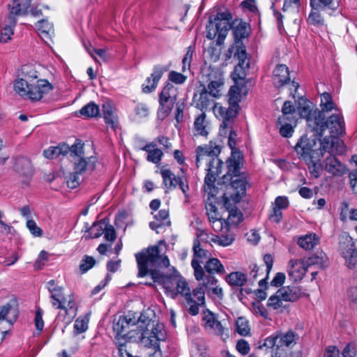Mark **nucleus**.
Here are the masks:
<instances>
[{"mask_svg": "<svg viewBox=\"0 0 357 357\" xmlns=\"http://www.w3.org/2000/svg\"><path fill=\"white\" fill-rule=\"evenodd\" d=\"M113 330L119 340L139 342L142 346L153 349L154 352L149 357H162L160 342L165 341L167 337L162 324L156 323L143 314L138 317L137 313L128 312L114 321Z\"/></svg>", "mask_w": 357, "mask_h": 357, "instance_id": "f257e3e1", "label": "nucleus"}, {"mask_svg": "<svg viewBox=\"0 0 357 357\" xmlns=\"http://www.w3.org/2000/svg\"><path fill=\"white\" fill-rule=\"evenodd\" d=\"M342 142L337 136L331 135L325 136L319 139V147L317 148V143L314 139H310L305 136L301 137L295 146L299 158L305 161L308 167L310 172L315 178L320 176L322 171L321 158L323 152L341 153L342 151Z\"/></svg>", "mask_w": 357, "mask_h": 357, "instance_id": "f03ea898", "label": "nucleus"}, {"mask_svg": "<svg viewBox=\"0 0 357 357\" xmlns=\"http://www.w3.org/2000/svg\"><path fill=\"white\" fill-rule=\"evenodd\" d=\"M221 149L219 145L210 142L208 146H198L197 149L196 164L197 167H199V162L203 160L207 163L208 173L204 179V191L213 196L215 191L214 183L216 176L221 172L222 162L218 158Z\"/></svg>", "mask_w": 357, "mask_h": 357, "instance_id": "7ed1b4c3", "label": "nucleus"}, {"mask_svg": "<svg viewBox=\"0 0 357 357\" xmlns=\"http://www.w3.org/2000/svg\"><path fill=\"white\" fill-rule=\"evenodd\" d=\"M135 257L139 268V277H144L148 274L152 277L153 272H160L158 269L167 268L169 266V259L161 253L158 245L143 250L137 253Z\"/></svg>", "mask_w": 357, "mask_h": 357, "instance_id": "20e7f679", "label": "nucleus"}, {"mask_svg": "<svg viewBox=\"0 0 357 357\" xmlns=\"http://www.w3.org/2000/svg\"><path fill=\"white\" fill-rule=\"evenodd\" d=\"M37 75H25L14 83V90L20 96H26L32 101L40 100L44 94L52 90V85L45 79H36Z\"/></svg>", "mask_w": 357, "mask_h": 357, "instance_id": "39448f33", "label": "nucleus"}, {"mask_svg": "<svg viewBox=\"0 0 357 357\" xmlns=\"http://www.w3.org/2000/svg\"><path fill=\"white\" fill-rule=\"evenodd\" d=\"M322 112L315 113L314 117L308 120V130L316 136L323 137L326 129L331 135L339 137L344 132V123L340 113H334L326 121Z\"/></svg>", "mask_w": 357, "mask_h": 357, "instance_id": "423d86ee", "label": "nucleus"}, {"mask_svg": "<svg viewBox=\"0 0 357 357\" xmlns=\"http://www.w3.org/2000/svg\"><path fill=\"white\" fill-rule=\"evenodd\" d=\"M152 280L154 282L162 284L165 293L172 298L175 299L180 294L184 296L187 302L192 301L190 289L188 282L177 273L169 275L160 272H153Z\"/></svg>", "mask_w": 357, "mask_h": 357, "instance_id": "0eeeda50", "label": "nucleus"}, {"mask_svg": "<svg viewBox=\"0 0 357 357\" xmlns=\"http://www.w3.org/2000/svg\"><path fill=\"white\" fill-rule=\"evenodd\" d=\"M240 93V89L237 86H233L231 87L228 93L229 106L226 107L219 104H215L213 106L215 116L222 119V122L220 125V133L222 135L227 134L226 129L230 128L231 122L233 121L234 119L238 113Z\"/></svg>", "mask_w": 357, "mask_h": 357, "instance_id": "6e6552de", "label": "nucleus"}, {"mask_svg": "<svg viewBox=\"0 0 357 357\" xmlns=\"http://www.w3.org/2000/svg\"><path fill=\"white\" fill-rule=\"evenodd\" d=\"M48 290L50 293L51 303L53 307L60 309L62 312H59V316H68L66 318V322L68 323L75 314L76 309L74 307V302L70 297L68 300L65 298L63 293V287L55 285L54 280H50L47 283Z\"/></svg>", "mask_w": 357, "mask_h": 357, "instance_id": "1a4fd4ad", "label": "nucleus"}, {"mask_svg": "<svg viewBox=\"0 0 357 357\" xmlns=\"http://www.w3.org/2000/svg\"><path fill=\"white\" fill-rule=\"evenodd\" d=\"M9 14L6 17L3 26L0 31V41L7 43L11 39L14 33V28L17 23L16 16L26 15L28 13L27 8H22L19 0H13L8 5Z\"/></svg>", "mask_w": 357, "mask_h": 357, "instance_id": "9d476101", "label": "nucleus"}, {"mask_svg": "<svg viewBox=\"0 0 357 357\" xmlns=\"http://www.w3.org/2000/svg\"><path fill=\"white\" fill-rule=\"evenodd\" d=\"M178 96L177 89L168 83L162 89L159 95L160 107L158 111V118L164 120L167 118L174 107Z\"/></svg>", "mask_w": 357, "mask_h": 357, "instance_id": "9b49d317", "label": "nucleus"}, {"mask_svg": "<svg viewBox=\"0 0 357 357\" xmlns=\"http://www.w3.org/2000/svg\"><path fill=\"white\" fill-rule=\"evenodd\" d=\"M84 143L79 139H77L75 143L70 146L68 157L71 162L73 163L74 171L78 174H82L86 170L88 162L84 154Z\"/></svg>", "mask_w": 357, "mask_h": 357, "instance_id": "f8f14e48", "label": "nucleus"}, {"mask_svg": "<svg viewBox=\"0 0 357 357\" xmlns=\"http://www.w3.org/2000/svg\"><path fill=\"white\" fill-rule=\"evenodd\" d=\"M340 253L345 260L346 266L354 269L357 266V250L352 238L346 236L340 242Z\"/></svg>", "mask_w": 357, "mask_h": 357, "instance_id": "ddd939ff", "label": "nucleus"}, {"mask_svg": "<svg viewBox=\"0 0 357 357\" xmlns=\"http://www.w3.org/2000/svg\"><path fill=\"white\" fill-rule=\"evenodd\" d=\"M228 185H226L225 192H230V197L234 203H238L245 193L246 181L244 176L233 178H231Z\"/></svg>", "mask_w": 357, "mask_h": 357, "instance_id": "4468645a", "label": "nucleus"}, {"mask_svg": "<svg viewBox=\"0 0 357 357\" xmlns=\"http://www.w3.org/2000/svg\"><path fill=\"white\" fill-rule=\"evenodd\" d=\"M321 167L322 169H324L329 174L335 176H341L346 172L345 166L331 154L325 159Z\"/></svg>", "mask_w": 357, "mask_h": 357, "instance_id": "2eb2a0df", "label": "nucleus"}, {"mask_svg": "<svg viewBox=\"0 0 357 357\" xmlns=\"http://www.w3.org/2000/svg\"><path fill=\"white\" fill-rule=\"evenodd\" d=\"M192 266L194 269L195 277L197 280H203L202 287L206 289H211L216 282L217 280L212 275H206L204 269L200 266V262L197 259H193L191 262Z\"/></svg>", "mask_w": 357, "mask_h": 357, "instance_id": "dca6fc26", "label": "nucleus"}, {"mask_svg": "<svg viewBox=\"0 0 357 357\" xmlns=\"http://www.w3.org/2000/svg\"><path fill=\"white\" fill-rule=\"evenodd\" d=\"M103 118L107 127L114 130L119 126V117L116 113V108L110 102H106L102 105Z\"/></svg>", "mask_w": 357, "mask_h": 357, "instance_id": "f3484780", "label": "nucleus"}, {"mask_svg": "<svg viewBox=\"0 0 357 357\" xmlns=\"http://www.w3.org/2000/svg\"><path fill=\"white\" fill-rule=\"evenodd\" d=\"M193 129L195 135L208 136L210 130V123L206 119L204 112H202L195 118Z\"/></svg>", "mask_w": 357, "mask_h": 357, "instance_id": "a211bd4d", "label": "nucleus"}, {"mask_svg": "<svg viewBox=\"0 0 357 357\" xmlns=\"http://www.w3.org/2000/svg\"><path fill=\"white\" fill-rule=\"evenodd\" d=\"M167 70L165 67L155 66L151 77L146 79L147 84L143 85V91L144 93H151L154 91L162 74Z\"/></svg>", "mask_w": 357, "mask_h": 357, "instance_id": "6ab92c4d", "label": "nucleus"}, {"mask_svg": "<svg viewBox=\"0 0 357 357\" xmlns=\"http://www.w3.org/2000/svg\"><path fill=\"white\" fill-rule=\"evenodd\" d=\"M290 80L289 68L286 65L279 64L273 70V82L275 86L280 87Z\"/></svg>", "mask_w": 357, "mask_h": 357, "instance_id": "aec40b11", "label": "nucleus"}, {"mask_svg": "<svg viewBox=\"0 0 357 357\" xmlns=\"http://www.w3.org/2000/svg\"><path fill=\"white\" fill-rule=\"evenodd\" d=\"M289 274L294 277L295 280H301L307 270L304 259L291 260L289 261Z\"/></svg>", "mask_w": 357, "mask_h": 357, "instance_id": "412c9836", "label": "nucleus"}, {"mask_svg": "<svg viewBox=\"0 0 357 357\" xmlns=\"http://www.w3.org/2000/svg\"><path fill=\"white\" fill-rule=\"evenodd\" d=\"M277 343L278 347L289 349L291 346L296 344V340L298 339V335L291 330L286 333H280L276 335Z\"/></svg>", "mask_w": 357, "mask_h": 357, "instance_id": "4be33fe9", "label": "nucleus"}, {"mask_svg": "<svg viewBox=\"0 0 357 357\" xmlns=\"http://www.w3.org/2000/svg\"><path fill=\"white\" fill-rule=\"evenodd\" d=\"M203 76L207 82L213 84H224L223 72L219 68L209 66L202 70Z\"/></svg>", "mask_w": 357, "mask_h": 357, "instance_id": "5701e85b", "label": "nucleus"}, {"mask_svg": "<svg viewBox=\"0 0 357 357\" xmlns=\"http://www.w3.org/2000/svg\"><path fill=\"white\" fill-rule=\"evenodd\" d=\"M70 151V146L66 144H59L57 146H51L43 151V155L48 159H54L60 155L68 156Z\"/></svg>", "mask_w": 357, "mask_h": 357, "instance_id": "b1692460", "label": "nucleus"}, {"mask_svg": "<svg viewBox=\"0 0 357 357\" xmlns=\"http://www.w3.org/2000/svg\"><path fill=\"white\" fill-rule=\"evenodd\" d=\"M296 103L298 112L301 117L306 119L307 126L308 127V120L314 117L315 113L319 112V110L312 112L309 101L303 97L299 98Z\"/></svg>", "mask_w": 357, "mask_h": 357, "instance_id": "393cba45", "label": "nucleus"}, {"mask_svg": "<svg viewBox=\"0 0 357 357\" xmlns=\"http://www.w3.org/2000/svg\"><path fill=\"white\" fill-rule=\"evenodd\" d=\"M282 301L294 302L301 295L300 289L297 287H283L277 291Z\"/></svg>", "mask_w": 357, "mask_h": 357, "instance_id": "a878e982", "label": "nucleus"}, {"mask_svg": "<svg viewBox=\"0 0 357 357\" xmlns=\"http://www.w3.org/2000/svg\"><path fill=\"white\" fill-rule=\"evenodd\" d=\"M211 96L205 87L203 88L199 95L195 94L194 102L196 107L202 111L208 108L213 103V100L210 98Z\"/></svg>", "mask_w": 357, "mask_h": 357, "instance_id": "bb28decb", "label": "nucleus"}, {"mask_svg": "<svg viewBox=\"0 0 357 357\" xmlns=\"http://www.w3.org/2000/svg\"><path fill=\"white\" fill-rule=\"evenodd\" d=\"M213 22L218 32L217 44L220 45L226 38L228 31L234 26L236 22H233L232 24L230 22L225 20H215Z\"/></svg>", "mask_w": 357, "mask_h": 357, "instance_id": "cd10ccee", "label": "nucleus"}, {"mask_svg": "<svg viewBox=\"0 0 357 357\" xmlns=\"http://www.w3.org/2000/svg\"><path fill=\"white\" fill-rule=\"evenodd\" d=\"M292 123L296 125L295 118L289 119L284 116H280L278 120V124L280 125V133L282 137H290L294 132Z\"/></svg>", "mask_w": 357, "mask_h": 357, "instance_id": "c85d7f7f", "label": "nucleus"}, {"mask_svg": "<svg viewBox=\"0 0 357 357\" xmlns=\"http://www.w3.org/2000/svg\"><path fill=\"white\" fill-rule=\"evenodd\" d=\"M15 169L24 175H29L32 172L31 160L24 156H18L15 158Z\"/></svg>", "mask_w": 357, "mask_h": 357, "instance_id": "c756f323", "label": "nucleus"}, {"mask_svg": "<svg viewBox=\"0 0 357 357\" xmlns=\"http://www.w3.org/2000/svg\"><path fill=\"white\" fill-rule=\"evenodd\" d=\"M234 57L238 59L237 66L243 67L245 69L250 68V62L248 61L247 54L245 46L242 42H236V50L234 53Z\"/></svg>", "mask_w": 357, "mask_h": 357, "instance_id": "7c9ffc66", "label": "nucleus"}, {"mask_svg": "<svg viewBox=\"0 0 357 357\" xmlns=\"http://www.w3.org/2000/svg\"><path fill=\"white\" fill-rule=\"evenodd\" d=\"M240 169L241 167L239 159L235 160L234 161L231 160L228 165L227 173L222 177V183L225 184L227 181L230 180L231 178H236L242 177V176L240 175Z\"/></svg>", "mask_w": 357, "mask_h": 357, "instance_id": "2f4dec72", "label": "nucleus"}, {"mask_svg": "<svg viewBox=\"0 0 357 357\" xmlns=\"http://www.w3.org/2000/svg\"><path fill=\"white\" fill-rule=\"evenodd\" d=\"M243 220V214L239 210H234L228 213L227 219H225V228L230 229L231 227H236Z\"/></svg>", "mask_w": 357, "mask_h": 357, "instance_id": "473e14b6", "label": "nucleus"}, {"mask_svg": "<svg viewBox=\"0 0 357 357\" xmlns=\"http://www.w3.org/2000/svg\"><path fill=\"white\" fill-rule=\"evenodd\" d=\"M234 241V234L231 232L230 229L222 231V234L220 236H215L211 238V241L221 245L228 246L231 245Z\"/></svg>", "mask_w": 357, "mask_h": 357, "instance_id": "72a5a7b5", "label": "nucleus"}, {"mask_svg": "<svg viewBox=\"0 0 357 357\" xmlns=\"http://www.w3.org/2000/svg\"><path fill=\"white\" fill-rule=\"evenodd\" d=\"M303 259L307 268L312 266L323 268L325 266L327 257L324 252H321Z\"/></svg>", "mask_w": 357, "mask_h": 357, "instance_id": "f704fd0d", "label": "nucleus"}, {"mask_svg": "<svg viewBox=\"0 0 357 357\" xmlns=\"http://www.w3.org/2000/svg\"><path fill=\"white\" fill-rule=\"evenodd\" d=\"M247 280L246 275L239 271L231 273L227 277V282L231 286L237 287L243 286L247 282Z\"/></svg>", "mask_w": 357, "mask_h": 357, "instance_id": "c9c22d12", "label": "nucleus"}, {"mask_svg": "<svg viewBox=\"0 0 357 357\" xmlns=\"http://www.w3.org/2000/svg\"><path fill=\"white\" fill-rule=\"evenodd\" d=\"M160 174L163 179V183L167 188H175L177 187L178 176H176L171 170L162 168Z\"/></svg>", "mask_w": 357, "mask_h": 357, "instance_id": "e433bc0d", "label": "nucleus"}, {"mask_svg": "<svg viewBox=\"0 0 357 357\" xmlns=\"http://www.w3.org/2000/svg\"><path fill=\"white\" fill-rule=\"evenodd\" d=\"M36 28L43 38H49L54 33L53 25L46 20H39L36 24Z\"/></svg>", "mask_w": 357, "mask_h": 357, "instance_id": "4c0bfd02", "label": "nucleus"}, {"mask_svg": "<svg viewBox=\"0 0 357 357\" xmlns=\"http://www.w3.org/2000/svg\"><path fill=\"white\" fill-rule=\"evenodd\" d=\"M204 268L209 274H222L225 268L221 262L217 258L210 259L205 264Z\"/></svg>", "mask_w": 357, "mask_h": 357, "instance_id": "58836bf2", "label": "nucleus"}, {"mask_svg": "<svg viewBox=\"0 0 357 357\" xmlns=\"http://www.w3.org/2000/svg\"><path fill=\"white\" fill-rule=\"evenodd\" d=\"M318 241L316 235L310 234L299 238L298 244L302 248L307 250L312 249L318 243Z\"/></svg>", "mask_w": 357, "mask_h": 357, "instance_id": "ea45409f", "label": "nucleus"}, {"mask_svg": "<svg viewBox=\"0 0 357 357\" xmlns=\"http://www.w3.org/2000/svg\"><path fill=\"white\" fill-rule=\"evenodd\" d=\"M320 106L321 107V110H319V112H322L323 114L324 112H328L332 111L333 109H336L331 96L326 92H324L321 95Z\"/></svg>", "mask_w": 357, "mask_h": 357, "instance_id": "a19ab883", "label": "nucleus"}, {"mask_svg": "<svg viewBox=\"0 0 357 357\" xmlns=\"http://www.w3.org/2000/svg\"><path fill=\"white\" fill-rule=\"evenodd\" d=\"M232 27L235 37V45H236L237 41L241 42V39L247 37L248 35L247 24L239 22L235 26Z\"/></svg>", "mask_w": 357, "mask_h": 357, "instance_id": "79ce46f5", "label": "nucleus"}, {"mask_svg": "<svg viewBox=\"0 0 357 357\" xmlns=\"http://www.w3.org/2000/svg\"><path fill=\"white\" fill-rule=\"evenodd\" d=\"M310 4L314 10L328 6L330 9L334 10L338 6V2L335 0H310Z\"/></svg>", "mask_w": 357, "mask_h": 357, "instance_id": "37998d69", "label": "nucleus"}, {"mask_svg": "<svg viewBox=\"0 0 357 357\" xmlns=\"http://www.w3.org/2000/svg\"><path fill=\"white\" fill-rule=\"evenodd\" d=\"M89 317H79L74 324V334L75 335L85 332L88 329Z\"/></svg>", "mask_w": 357, "mask_h": 357, "instance_id": "c03bdc74", "label": "nucleus"}, {"mask_svg": "<svg viewBox=\"0 0 357 357\" xmlns=\"http://www.w3.org/2000/svg\"><path fill=\"white\" fill-rule=\"evenodd\" d=\"M236 331L243 336H246L250 334V327L248 320L240 317L236 321Z\"/></svg>", "mask_w": 357, "mask_h": 357, "instance_id": "a18cd8bd", "label": "nucleus"}, {"mask_svg": "<svg viewBox=\"0 0 357 357\" xmlns=\"http://www.w3.org/2000/svg\"><path fill=\"white\" fill-rule=\"evenodd\" d=\"M106 225L107 222L105 221V219H103L98 222L93 223V225L91 226V237L98 238L104 232Z\"/></svg>", "mask_w": 357, "mask_h": 357, "instance_id": "49530a36", "label": "nucleus"}, {"mask_svg": "<svg viewBox=\"0 0 357 357\" xmlns=\"http://www.w3.org/2000/svg\"><path fill=\"white\" fill-rule=\"evenodd\" d=\"M351 160L356 167L349 174V184L353 192L357 193V155H354Z\"/></svg>", "mask_w": 357, "mask_h": 357, "instance_id": "de8ad7c7", "label": "nucleus"}, {"mask_svg": "<svg viewBox=\"0 0 357 357\" xmlns=\"http://www.w3.org/2000/svg\"><path fill=\"white\" fill-rule=\"evenodd\" d=\"M191 298L192 301L187 302L188 303L195 302L197 304H204L205 300L204 287L200 285L194 289L191 294Z\"/></svg>", "mask_w": 357, "mask_h": 357, "instance_id": "09e8293b", "label": "nucleus"}, {"mask_svg": "<svg viewBox=\"0 0 357 357\" xmlns=\"http://www.w3.org/2000/svg\"><path fill=\"white\" fill-rule=\"evenodd\" d=\"M81 174H82L76 173L75 171L73 173H70L69 176L66 177L68 187L71 189L77 188L82 181Z\"/></svg>", "mask_w": 357, "mask_h": 357, "instance_id": "8fccbe9b", "label": "nucleus"}, {"mask_svg": "<svg viewBox=\"0 0 357 357\" xmlns=\"http://www.w3.org/2000/svg\"><path fill=\"white\" fill-rule=\"evenodd\" d=\"M230 192H225L223 194L222 198H223V206L225 208V211H227L228 213L231 212L234 210H238L236 207V204L233 202L231 198L230 197Z\"/></svg>", "mask_w": 357, "mask_h": 357, "instance_id": "3c124183", "label": "nucleus"}, {"mask_svg": "<svg viewBox=\"0 0 357 357\" xmlns=\"http://www.w3.org/2000/svg\"><path fill=\"white\" fill-rule=\"evenodd\" d=\"M194 255L198 258H206L208 252L204 250L200 245V242L198 239L194 241L193 244Z\"/></svg>", "mask_w": 357, "mask_h": 357, "instance_id": "603ef678", "label": "nucleus"}, {"mask_svg": "<svg viewBox=\"0 0 357 357\" xmlns=\"http://www.w3.org/2000/svg\"><path fill=\"white\" fill-rule=\"evenodd\" d=\"M185 104L183 100H180L176 103L175 119L177 123H180L183 119V111Z\"/></svg>", "mask_w": 357, "mask_h": 357, "instance_id": "864d4df0", "label": "nucleus"}, {"mask_svg": "<svg viewBox=\"0 0 357 357\" xmlns=\"http://www.w3.org/2000/svg\"><path fill=\"white\" fill-rule=\"evenodd\" d=\"M43 311L40 307H37L35 313L34 322L36 328L41 332L43 329L44 322L43 320Z\"/></svg>", "mask_w": 357, "mask_h": 357, "instance_id": "5fc2aeb1", "label": "nucleus"}, {"mask_svg": "<svg viewBox=\"0 0 357 357\" xmlns=\"http://www.w3.org/2000/svg\"><path fill=\"white\" fill-rule=\"evenodd\" d=\"M224 84H213V82H209L208 84L207 91L213 97H218L220 96V91Z\"/></svg>", "mask_w": 357, "mask_h": 357, "instance_id": "6e6d98bb", "label": "nucleus"}, {"mask_svg": "<svg viewBox=\"0 0 357 357\" xmlns=\"http://www.w3.org/2000/svg\"><path fill=\"white\" fill-rule=\"evenodd\" d=\"M268 306L273 307L274 310H277L282 306V300L279 296L278 291L268 298Z\"/></svg>", "mask_w": 357, "mask_h": 357, "instance_id": "4d7b16f0", "label": "nucleus"}, {"mask_svg": "<svg viewBox=\"0 0 357 357\" xmlns=\"http://www.w3.org/2000/svg\"><path fill=\"white\" fill-rule=\"evenodd\" d=\"M282 115L284 118H289L288 114L293 115L296 112V107L290 100H287L284 102L282 108Z\"/></svg>", "mask_w": 357, "mask_h": 357, "instance_id": "13d9d810", "label": "nucleus"}, {"mask_svg": "<svg viewBox=\"0 0 357 357\" xmlns=\"http://www.w3.org/2000/svg\"><path fill=\"white\" fill-rule=\"evenodd\" d=\"M272 357H300V355L297 354L296 356H293L290 354L289 349L277 347L272 354Z\"/></svg>", "mask_w": 357, "mask_h": 357, "instance_id": "bf43d9fd", "label": "nucleus"}, {"mask_svg": "<svg viewBox=\"0 0 357 357\" xmlns=\"http://www.w3.org/2000/svg\"><path fill=\"white\" fill-rule=\"evenodd\" d=\"M26 227L30 232L35 236H41L43 230L37 226L33 220H28L26 222Z\"/></svg>", "mask_w": 357, "mask_h": 357, "instance_id": "052dcab7", "label": "nucleus"}, {"mask_svg": "<svg viewBox=\"0 0 357 357\" xmlns=\"http://www.w3.org/2000/svg\"><path fill=\"white\" fill-rule=\"evenodd\" d=\"M162 155V152L159 149H153L151 152L148 154L147 160L150 162H152L155 164L158 163Z\"/></svg>", "mask_w": 357, "mask_h": 357, "instance_id": "680f3d73", "label": "nucleus"}, {"mask_svg": "<svg viewBox=\"0 0 357 357\" xmlns=\"http://www.w3.org/2000/svg\"><path fill=\"white\" fill-rule=\"evenodd\" d=\"M193 52H194L193 49L191 47H189L188 48L187 52L182 61L183 71H185L186 68H189V67L190 66V63L192 59Z\"/></svg>", "mask_w": 357, "mask_h": 357, "instance_id": "e2e57ef3", "label": "nucleus"}, {"mask_svg": "<svg viewBox=\"0 0 357 357\" xmlns=\"http://www.w3.org/2000/svg\"><path fill=\"white\" fill-rule=\"evenodd\" d=\"M247 69L241 67V66H236L234 68V70L232 73V77L233 79L236 82L237 80L240 79H244L246 76L245 70Z\"/></svg>", "mask_w": 357, "mask_h": 357, "instance_id": "0e129e2a", "label": "nucleus"}, {"mask_svg": "<svg viewBox=\"0 0 357 357\" xmlns=\"http://www.w3.org/2000/svg\"><path fill=\"white\" fill-rule=\"evenodd\" d=\"M115 337L116 340H118V345H119V352L120 357H133L132 356L126 349H125V343L129 342L128 340H126L125 339L121 338L118 339L116 337V333H115Z\"/></svg>", "mask_w": 357, "mask_h": 357, "instance_id": "69168bd1", "label": "nucleus"}, {"mask_svg": "<svg viewBox=\"0 0 357 357\" xmlns=\"http://www.w3.org/2000/svg\"><path fill=\"white\" fill-rule=\"evenodd\" d=\"M169 79L172 82L181 84L185 81L186 77L181 73L175 71H171L169 73Z\"/></svg>", "mask_w": 357, "mask_h": 357, "instance_id": "338daca9", "label": "nucleus"}, {"mask_svg": "<svg viewBox=\"0 0 357 357\" xmlns=\"http://www.w3.org/2000/svg\"><path fill=\"white\" fill-rule=\"evenodd\" d=\"M236 349L243 355H246L250 351V346L247 341L245 340H240L236 344Z\"/></svg>", "mask_w": 357, "mask_h": 357, "instance_id": "774afa93", "label": "nucleus"}]
</instances>
